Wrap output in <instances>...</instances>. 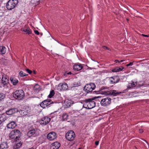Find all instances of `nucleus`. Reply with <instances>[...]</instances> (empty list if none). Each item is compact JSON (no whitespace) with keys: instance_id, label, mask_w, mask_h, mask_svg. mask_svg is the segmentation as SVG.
<instances>
[{"instance_id":"1","label":"nucleus","mask_w":149,"mask_h":149,"mask_svg":"<svg viewBox=\"0 0 149 149\" xmlns=\"http://www.w3.org/2000/svg\"><path fill=\"white\" fill-rule=\"evenodd\" d=\"M95 98L86 99L84 100V105H86L87 108L88 109H92L95 106V103L93 101Z\"/></svg>"},{"instance_id":"2","label":"nucleus","mask_w":149,"mask_h":149,"mask_svg":"<svg viewBox=\"0 0 149 149\" xmlns=\"http://www.w3.org/2000/svg\"><path fill=\"white\" fill-rule=\"evenodd\" d=\"M14 97L19 100H21L24 98L25 94L24 91L22 90L15 91L13 94Z\"/></svg>"},{"instance_id":"3","label":"nucleus","mask_w":149,"mask_h":149,"mask_svg":"<svg viewBox=\"0 0 149 149\" xmlns=\"http://www.w3.org/2000/svg\"><path fill=\"white\" fill-rule=\"evenodd\" d=\"M18 3L17 0H9L6 4V8L8 10L14 9Z\"/></svg>"},{"instance_id":"4","label":"nucleus","mask_w":149,"mask_h":149,"mask_svg":"<svg viewBox=\"0 0 149 149\" xmlns=\"http://www.w3.org/2000/svg\"><path fill=\"white\" fill-rule=\"evenodd\" d=\"M95 88V85L93 83L86 84L84 87V90L86 93L92 92Z\"/></svg>"},{"instance_id":"5","label":"nucleus","mask_w":149,"mask_h":149,"mask_svg":"<svg viewBox=\"0 0 149 149\" xmlns=\"http://www.w3.org/2000/svg\"><path fill=\"white\" fill-rule=\"evenodd\" d=\"M20 134L21 133L19 130H15L10 132L9 136L11 139H15L20 137Z\"/></svg>"},{"instance_id":"6","label":"nucleus","mask_w":149,"mask_h":149,"mask_svg":"<svg viewBox=\"0 0 149 149\" xmlns=\"http://www.w3.org/2000/svg\"><path fill=\"white\" fill-rule=\"evenodd\" d=\"M39 130L37 129H33L29 131L27 133V136L31 138L37 136L39 135Z\"/></svg>"},{"instance_id":"7","label":"nucleus","mask_w":149,"mask_h":149,"mask_svg":"<svg viewBox=\"0 0 149 149\" xmlns=\"http://www.w3.org/2000/svg\"><path fill=\"white\" fill-rule=\"evenodd\" d=\"M75 136V134L72 130L68 131L65 135L66 139L69 141H73L74 139Z\"/></svg>"},{"instance_id":"8","label":"nucleus","mask_w":149,"mask_h":149,"mask_svg":"<svg viewBox=\"0 0 149 149\" xmlns=\"http://www.w3.org/2000/svg\"><path fill=\"white\" fill-rule=\"evenodd\" d=\"M111 99L107 97L102 99L101 100L100 104L102 106L104 107L109 105L111 103Z\"/></svg>"},{"instance_id":"9","label":"nucleus","mask_w":149,"mask_h":149,"mask_svg":"<svg viewBox=\"0 0 149 149\" xmlns=\"http://www.w3.org/2000/svg\"><path fill=\"white\" fill-rule=\"evenodd\" d=\"M52 103H53V102L51 100H46L42 102L40 105L43 108H45L46 107H50V105Z\"/></svg>"},{"instance_id":"10","label":"nucleus","mask_w":149,"mask_h":149,"mask_svg":"<svg viewBox=\"0 0 149 149\" xmlns=\"http://www.w3.org/2000/svg\"><path fill=\"white\" fill-rule=\"evenodd\" d=\"M57 137V135L55 132H52L49 133L47 135V138L49 141H53Z\"/></svg>"},{"instance_id":"11","label":"nucleus","mask_w":149,"mask_h":149,"mask_svg":"<svg viewBox=\"0 0 149 149\" xmlns=\"http://www.w3.org/2000/svg\"><path fill=\"white\" fill-rule=\"evenodd\" d=\"M109 80L111 84H114L118 83L120 80L118 76H114L109 78Z\"/></svg>"},{"instance_id":"12","label":"nucleus","mask_w":149,"mask_h":149,"mask_svg":"<svg viewBox=\"0 0 149 149\" xmlns=\"http://www.w3.org/2000/svg\"><path fill=\"white\" fill-rule=\"evenodd\" d=\"M50 120V118L48 117H45L42 118L39 121L40 123L42 124L46 125L48 124Z\"/></svg>"},{"instance_id":"13","label":"nucleus","mask_w":149,"mask_h":149,"mask_svg":"<svg viewBox=\"0 0 149 149\" xmlns=\"http://www.w3.org/2000/svg\"><path fill=\"white\" fill-rule=\"evenodd\" d=\"M2 83L3 86H7L9 84L8 77L6 75H3L2 78Z\"/></svg>"},{"instance_id":"14","label":"nucleus","mask_w":149,"mask_h":149,"mask_svg":"<svg viewBox=\"0 0 149 149\" xmlns=\"http://www.w3.org/2000/svg\"><path fill=\"white\" fill-rule=\"evenodd\" d=\"M64 103L67 107H70L74 103L73 101L68 99H66L65 100Z\"/></svg>"},{"instance_id":"15","label":"nucleus","mask_w":149,"mask_h":149,"mask_svg":"<svg viewBox=\"0 0 149 149\" xmlns=\"http://www.w3.org/2000/svg\"><path fill=\"white\" fill-rule=\"evenodd\" d=\"M60 146V143L58 142H55L52 144L51 149H58Z\"/></svg>"},{"instance_id":"16","label":"nucleus","mask_w":149,"mask_h":149,"mask_svg":"<svg viewBox=\"0 0 149 149\" xmlns=\"http://www.w3.org/2000/svg\"><path fill=\"white\" fill-rule=\"evenodd\" d=\"M58 87L61 88L63 90H67L68 88V86L66 83H60L58 85Z\"/></svg>"},{"instance_id":"17","label":"nucleus","mask_w":149,"mask_h":149,"mask_svg":"<svg viewBox=\"0 0 149 149\" xmlns=\"http://www.w3.org/2000/svg\"><path fill=\"white\" fill-rule=\"evenodd\" d=\"M16 124L14 122H11L7 125V127L9 129H13L16 126Z\"/></svg>"},{"instance_id":"18","label":"nucleus","mask_w":149,"mask_h":149,"mask_svg":"<svg viewBox=\"0 0 149 149\" xmlns=\"http://www.w3.org/2000/svg\"><path fill=\"white\" fill-rule=\"evenodd\" d=\"M10 80L12 83L13 85L15 86L18 82V80L14 77H11L10 78Z\"/></svg>"},{"instance_id":"19","label":"nucleus","mask_w":149,"mask_h":149,"mask_svg":"<svg viewBox=\"0 0 149 149\" xmlns=\"http://www.w3.org/2000/svg\"><path fill=\"white\" fill-rule=\"evenodd\" d=\"M83 67L81 65L75 64L73 66V69L74 70L78 71L81 70Z\"/></svg>"},{"instance_id":"20","label":"nucleus","mask_w":149,"mask_h":149,"mask_svg":"<svg viewBox=\"0 0 149 149\" xmlns=\"http://www.w3.org/2000/svg\"><path fill=\"white\" fill-rule=\"evenodd\" d=\"M124 68L122 67H116L112 69V71L116 72H118L122 71Z\"/></svg>"},{"instance_id":"21","label":"nucleus","mask_w":149,"mask_h":149,"mask_svg":"<svg viewBox=\"0 0 149 149\" xmlns=\"http://www.w3.org/2000/svg\"><path fill=\"white\" fill-rule=\"evenodd\" d=\"M7 118L6 114H3L0 115V120L2 123L4 122Z\"/></svg>"},{"instance_id":"22","label":"nucleus","mask_w":149,"mask_h":149,"mask_svg":"<svg viewBox=\"0 0 149 149\" xmlns=\"http://www.w3.org/2000/svg\"><path fill=\"white\" fill-rule=\"evenodd\" d=\"M121 92L118 93L117 92V91L115 90H113L111 91L109 93H108L107 94H109L110 95H112L113 96H116L118 95L119 94L121 93Z\"/></svg>"},{"instance_id":"23","label":"nucleus","mask_w":149,"mask_h":149,"mask_svg":"<svg viewBox=\"0 0 149 149\" xmlns=\"http://www.w3.org/2000/svg\"><path fill=\"white\" fill-rule=\"evenodd\" d=\"M15 109H11L6 111V114L8 115H11L14 113L15 112Z\"/></svg>"},{"instance_id":"24","label":"nucleus","mask_w":149,"mask_h":149,"mask_svg":"<svg viewBox=\"0 0 149 149\" xmlns=\"http://www.w3.org/2000/svg\"><path fill=\"white\" fill-rule=\"evenodd\" d=\"M7 147V144L6 142H3L0 145V149H6Z\"/></svg>"},{"instance_id":"25","label":"nucleus","mask_w":149,"mask_h":149,"mask_svg":"<svg viewBox=\"0 0 149 149\" xmlns=\"http://www.w3.org/2000/svg\"><path fill=\"white\" fill-rule=\"evenodd\" d=\"M6 49L3 46H0V52L1 54H4L6 52Z\"/></svg>"},{"instance_id":"26","label":"nucleus","mask_w":149,"mask_h":149,"mask_svg":"<svg viewBox=\"0 0 149 149\" xmlns=\"http://www.w3.org/2000/svg\"><path fill=\"white\" fill-rule=\"evenodd\" d=\"M137 84L136 82H134L133 81H132L131 83H130L128 86V88H131L135 87Z\"/></svg>"},{"instance_id":"27","label":"nucleus","mask_w":149,"mask_h":149,"mask_svg":"<svg viewBox=\"0 0 149 149\" xmlns=\"http://www.w3.org/2000/svg\"><path fill=\"white\" fill-rule=\"evenodd\" d=\"M33 89L35 91L38 92L40 90V86L39 85L36 84L35 85Z\"/></svg>"},{"instance_id":"28","label":"nucleus","mask_w":149,"mask_h":149,"mask_svg":"<svg viewBox=\"0 0 149 149\" xmlns=\"http://www.w3.org/2000/svg\"><path fill=\"white\" fill-rule=\"evenodd\" d=\"M22 31L25 32L26 34H30L31 33V30L29 28L23 29L22 30Z\"/></svg>"},{"instance_id":"29","label":"nucleus","mask_w":149,"mask_h":149,"mask_svg":"<svg viewBox=\"0 0 149 149\" xmlns=\"http://www.w3.org/2000/svg\"><path fill=\"white\" fill-rule=\"evenodd\" d=\"M22 143L19 142L15 144L14 146V148L15 149H17L20 148L22 146Z\"/></svg>"},{"instance_id":"30","label":"nucleus","mask_w":149,"mask_h":149,"mask_svg":"<svg viewBox=\"0 0 149 149\" xmlns=\"http://www.w3.org/2000/svg\"><path fill=\"white\" fill-rule=\"evenodd\" d=\"M19 75L21 77H23L27 76L28 74L24 73L22 71H21L19 73Z\"/></svg>"},{"instance_id":"31","label":"nucleus","mask_w":149,"mask_h":149,"mask_svg":"<svg viewBox=\"0 0 149 149\" xmlns=\"http://www.w3.org/2000/svg\"><path fill=\"white\" fill-rule=\"evenodd\" d=\"M55 93L54 90H52L50 91L48 97L49 98H51L54 95Z\"/></svg>"},{"instance_id":"32","label":"nucleus","mask_w":149,"mask_h":149,"mask_svg":"<svg viewBox=\"0 0 149 149\" xmlns=\"http://www.w3.org/2000/svg\"><path fill=\"white\" fill-rule=\"evenodd\" d=\"M63 119L64 120H66L68 118V115L66 113H64L62 115Z\"/></svg>"},{"instance_id":"33","label":"nucleus","mask_w":149,"mask_h":149,"mask_svg":"<svg viewBox=\"0 0 149 149\" xmlns=\"http://www.w3.org/2000/svg\"><path fill=\"white\" fill-rule=\"evenodd\" d=\"M5 97V95L2 93H0V101L3 99Z\"/></svg>"},{"instance_id":"34","label":"nucleus","mask_w":149,"mask_h":149,"mask_svg":"<svg viewBox=\"0 0 149 149\" xmlns=\"http://www.w3.org/2000/svg\"><path fill=\"white\" fill-rule=\"evenodd\" d=\"M26 71L27 72L29 73L30 74H31L32 73V72L30 70L27 69H26Z\"/></svg>"},{"instance_id":"35","label":"nucleus","mask_w":149,"mask_h":149,"mask_svg":"<svg viewBox=\"0 0 149 149\" xmlns=\"http://www.w3.org/2000/svg\"><path fill=\"white\" fill-rule=\"evenodd\" d=\"M133 64V62H130L129 63L127 64L126 66L128 67L130 66H132Z\"/></svg>"},{"instance_id":"36","label":"nucleus","mask_w":149,"mask_h":149,"mask_svg":"<svg viewBox=\"0 0 149 149\" xmlns=\"http://www.w3.org/2000/svg\"><path fill=\"white\" fill-rule=\"evenodd\" d=\"M34 33L36 34H37V35H38L39 34V32L37 30H35Z\"/></svg>"},{"instance_id":"37","label":"nucleus","mask_w":149,"mask_h":149,"mask_svg":"<svg viewBox=\"0 0 149 149\" xmlns=\"http://www.w3.org/2000/svg\"><path fill=\"white\" fill-rule=\"evenodd\" d=\"M103 48L104 49H108V50H109V49L106 46H103Z\"/></svg>"},{"instance_id":"38","label":"nucleus","mask_w":149,"mask_h":149,"mask_svg":"<svg viewBox=\"0 0 149 149\" xmlns=\"http://www.w3.org/2000/svg\"><path fill=\"white\" fill-rule=\"evenodd\" d=\"M95 144L96 146L98 145L99 144V141H96L95 142Z\"/></svg>"},{"instance_id":"39","label":"nucleus","mask_w":149,"mask_h":149,"mask_svg":"<svg viewBox=\"0 0 149 149\" xmlns=\"http://www.w3.org/2000/svg\"><path fill=\"white\" fill-rule=\"evenodd\" d=\"M139 132L140 133H142L143 132V130L142 129H140L139 130Z\"/></svg>"},{"instance_id":"40","label":"nucleus","mask_w":149,"mask_h":149,"mask_svg":"<svg viewBox=\"0 0 149 149\" xmlns=\"http://www.w3.org/2000/svg\"><path fill=\"white\" fill-rule=\"evenodd\" d=\"M142 36H143L146 37H148L149 36L148 35H144L143 34H142Z\"/></svg>"},{"instance_id":"41","label":"nucleus","mask_w":149,"mask_h":149,"mask_svg":"<svg viewBox=\"0 0 149 149\" xmlns=\"http://www.w3.org/2000/svg\"><path fill=\"white\" fill-rule=\"evenodd\" d=\"M115 62L116 63H120V62L118 60H116L115 61Z\"/></svg>"},{"instance_id":"42","label":"nucleus","mask_w":149,"mask_h":149,"mask_svg":"<svg viewBox=\"0 0 149 149\" xmlns=\"http://www.w3.org/2000/svg\"><path fill=\"white\" fill-rule=\"evenodd\" d=\"M74 86H75V87L76 86H78L79 85V84H77V85H76L75 84H74Z\"/></svg>"},{"instance_id":"43","label":"nucleus","mask_w":149,"mask_h":149,"mask_svg":"<svg viewBox=\"0 0 149 149\" xmlns=\"http://www.w3.org/2000/svg\"><path fill=\"white\" fill-rule=\"evenodd\" d=\"M32 72H33V74H36V72L35 70H33Z\"/></svg>"},{"instance_id":"44","label":"nucleus","mask_w":149,"mask_h":149,"mask_svg":"<svg viewBox=\"0 0 149 149\" xmlns=\"http://www.w3.org/2000/svg\"><path fill=\"white\" fill-rule=\"evenodd\" d=\"M71 74V72H70L67 73V74Z\"/></svg>"},{"instance_id":"45","label":"nucleus","mask_w":149,"mask_h":149,"mask_svg":"<svg viewBox=\"0 0 149 149\" xmlns=\"http://www.w3.org/2000/svg\"><path fill=\"white\" fill-rule=\"evenodd\" d=\"M125 61V60H121L120 62V63L121 62H123V61Z\"/></svg>"},{"instance_id":"46","label":"nucleus","mask_w":149,"mask_h":149,"mask_svg":"<svg viewBox=\"0 0 149 149\" xmlns=\"http://www.w3.org/2000/svg\"><path fill=\"white\" fill-rule=\"evenodd\" d=\"M40 1H38L37 2L38 3L37 4H38L40 3Z\"/></svg>"},{"instance_id":"47","label":"nucleus","mask_w":149,"mask_h":149,"mask_svg":"<svg viewBox=\"0 0 149 149\" xmlns=\"http://www.w3.org/2000/svg\"><path fill=\"white\" fill-rule=\"evenodd\" d=\"M145 141H146L147 143V142L146 140H145Z\"/></svg>"},{"instance_id":"48","label":"nucleus","mask_w":149,"mask_h":149,"mask_svg":"<svg viewBox=\"0 0 149 149\" xmlns=\"http://www.w3.org/2000/svg\"><path fill=\"white\" fill-rule=\"evenodd\" d=\"M41 36H42V33H41Z\"/></svg>"},{"instance_id":"49","label":"nucleus","mask_w":149,"mask_h":149,"mask_svg":"<svg viewBox=\"0 0 149 149\" xmlns=\"http://www.w3.org/2000/svg\"><path fill=\"white\" fill-rule=\"evenodd\" d=\"M78 149H81V148H78Z\"/></svg>"}]
</instances>
